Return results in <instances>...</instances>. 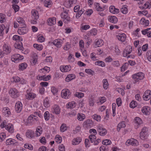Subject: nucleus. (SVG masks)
I'll return each mask as SVG.
<instances>
[{
  "instance_id": "19",
  "label": "nucleus",
  "mask_w": 151,
  "mask_h": 151,
  "mask_svg": "<svg viewBox=\"0 0 151 151\" xmlns=\"http://www.w3.org/2000/svg\"><path fill=\"white\" fill-rule=\"evenodd\" d=\"M5 29L6 33H7L9 31V27H5L3 24L0 25V36H3L4 34V31Z\"/></svg>"
},
{
  "instance_id": "32",
  "label": "nucleus",
  "mask_w": 151,
  "mask_h": 151,
  "mask_svg": "<svg viewBox=\"0 0 151 151\" xmlns=\"http://www.w3.org/2000/svg\"><path fill=\"white\" fill-rule=\"evenodd\" d=\"M109 12L113 14H117L119 12V10L116 8L114 6H111L109 8Z\"/></svg>"
},
{
  "instance_id": "14",
  "label": "nucleus",
  "mask_w": 151,
  "mask_h": 151,
  "mask_svg": "<svg viewBox=\"0 0 151 151\" xmlns=\"http://www.w3.org/2000/svg\"><path fill=\"white\" fill-rule=\"evenodd\" d=\"M151 98V91L147 90L144 93L143 95V99L145 101H147Z\"/></svg>"
},
{
  "instance_id": "61",
  "label": "nucleus",
  "mask_w": 151,
  "mask_h": 151,
  "mask_svg": "<svg viewBox=\"0 0 151 151\" xmlns=\"http://www.w3.org/2000/svg\"><path fill=\"white\" fill-rule=\"evenodd\" d=\"M138 14L140 15V16H141V15H143L146 16H147L148 12L147 10H146L139 11L138 12Z\"/></svg>"
},
{
  "instance_id": "60",
  "label": "nucleus",
  "mask_w": 151,
  "mask_h": 151,
  "mask_svg": "<svg viewBox=\"0 0 151 151\" xmlns=\"http://www.w3.org/2000/svg\"><path fill=\"white\" fill-rule=\"evenodd\" d=\"M84 11V10L83 9H81L78 12L76 16V18L77 19H78L83 13Z\"/></svg>"
},
{
  "instance_id": "35",
  "label": "nucleus",
  "mask_w": 151,
  "mask_h": 151,
  "mask_svg": "<svg viewBox=\"0 0 151 151\" xmlns=\"http://www.w3.org/2000/svg\"><path fill=\"white\" fill-rule=\"evenodd\" d=\"M76 78L75 75L73 74H70L67 75L65 78L66 81L69 82L74 79Z\"/></svg>"
},
{
  "instance_id": "2",
  "label": "nucleus",
  "mask_w": 151,
  "mask_h": 151,
  "mask_svg": "<svg viewBox=\"0 0 151 151\" xmlns=\"http://www.w3.org/2000/svg\"><path fill=\"white\" fill-rule=\"evenodd\" d=\"M38 120V117L36 115L31 114L28 117L27 119L25 122L27 125H32L34 124Z\"/></svg>"
},
{
  "instance_id": "15",
  "label": "nucleus",
  "mask_w": 151,
  "mask_h": 151,
  "mask_svg": "<svg viewBox=\"0 0 151 151\" xmlns=\"http://www.w3.org/2000/svg\"><path fill=\"white\" fill-rule=\"evenodd\" d=\"M11 49L10 46L8 44H4L3 47V52L4 54H8L11 52Z\"/></svg>"
},
{
  "instance_id": "47",
  "label": "nucleus",
  "mask_w": 151,
  "mask_h": 151,
  "mask_svg": "<svg viewBox=\"0 0 151 151\" xmlns=\"http://www.w3.org/2000/svg\"><path fill=\"white\" fill-rule=\"evenodd\" d=\"M27 65L26 63H24L20 64L19 66V70H23L27 67Z\"/></svg>"
},
{
  "instance_id": "34",
  "label": "nucleus",
  "mask_w": 151,
  "mask_h": 151,
  "mask_svg": "<svg viewBox=\"0 0 151 151\" xmlns=\"http://www.w3.org/2000/svg\"><path fill=\"white\" fill-rule=\"evenodd\" d=\"M42 128L40 126L38 127L36 129L35 134L36 137H39L42 134Z\"/></svg>"
},
{
  "instance_id": "62",
  "label": "nucleus",
  "mask_w": 151,
  "mask_h": 151,
  "mask_svg": "<svg viewBox=\"0 0 151 151\" xmlns=\"http://www.w3.org/2000/svg\"><path fill=\"white\" fill-rule=\"evenodd\" d=\"M95 103V100L93 98L91 97L89 99V105L90 106H93Z\"/></svg>"
},
{
  "instance_id": "11",
  "label": "nucleus",
  "mask_w": 151,
  "mask_h": 151,
  "mask_svg": "<svg viewBox=\"0 0 151 151\" xmlns=\"http://www.w3.org/2000/svg\"><path fill=\"white\" fill-rule=\"evenodd\" d=\"M93 124V122L92 120L87 119L83 122V126L85 128H90L92 126Z\"/></svg>"
},
{
  "instance_id": "6",
  "label": "nucleus",
  "mask_w": 151,
  "mask_h": 151,
  "mask_svg": "<svg viewBox=\"0 0 151 151\" xmlns=\"http://www.w3.org/2000/svg\"><path fill=\"white\" fill-rule=\"evenodd\" d=\"M9 93L10 96L13 98H17L19 95V92L16 89L14 88L10 89Z\"/></svg>"
},
{
  "instance_id": "54",
  "label": "nucleus",
  "mask_w": 151,
  "mask_h": 151,
  "mask_svg": "<svg viewBox=\"0 0 151 151\" xmlns=\"http://www.w3.org/2000/svg\"><path fill=\"white\" fill-rule=\"evenodd\" d=\"M34 47L38 50H41L43 48V46L41 44H34L33 45Z\"/></svg>"
},
{
  "instance_id": "44",
  "label": "nucleus",
  "mask_w": 151,
  "mask_h": 151,
  "mask_svg": "<svg viewBox=\"0 0 151 151\" xmlns=\"http://www.w3.org/2000/svg\"><path fill=\"white\" fill-rule=\"evenodd\" d=\"M125 126V122L124 121H122L118 124L117 126V130L119 131L121 128H124Z\"/></svg>"
},
{
  "instance_id": "26",
  "label": "nucleus",
  "mask_w": 151,
  "mask_h": 151,
  "mask_svg": "<svg viewBox=\"0 0 151 151\" xmlns=\"http://www.w3.org/2000/svg\"><path fill=\"white\" fill-rule=\"evenodd\" d=\"M32 18V19H34L35 20H37L39 17V14L38 12L35 9H33L31 11Z\"/></svg>"
},
{
  "instance_id": "22",
  "label": "nucleus",
  "mask_w": 151,
  "mask_h": 151,
  "mask_svg": "<svg viewBox=\"0 0 151 151\" xmlns=\"http://www.w3.org/2000/svg\"><path fill=\"white\" fill-rule=\"evenodd\" d=\"M76 103L74 101H72L68 103L66 105V107L67 109H72L75 107Z\"/></svg>"
},
{
  "instance_id": "49",
  "label": "nucleus",
  "mask_w": 151,
  "mask_h": 151,
  "mask_svg": "<svg viewBox=\"0 0 151 151\" xmlns=\"http://www.w3.org/2000/svg\"><path fill=\"white\" fill-rule=\"evenodd\" d=\"M37 62V56H34L31 60L30 63L32 65H36Z\"/></svg>"
},
{
  "instance_id": "59",
  "label": "nucleus",
  "mask_w": 151,
  "mask_h": 151,
  "mask_svg": "<svg viewBox=\"0 0 151 151\" xmlns=\"http://www.w3.org/2000/svg\"><path fill=\"white\" fill-rule=\"evenodd\" d=\"M92 118L98 122H99L101 121V118L100 116L96 114H94L92 116Z\"/></svg>"
},
{
  "instance_id": "58",
  "label": "nucleus",
  "mask_w": 151,
  "mask_h": 151,
  "mask_svg": "<svg viewBox=\"0 0 151 151\" xmlns=\"http://www.w3.org/2000/svg\"><path fill=\"white\" fill-rule=\"evenodd\" d=\"M17 21L20 25H23L24 24L25 21L23 19L20 17H18L17 19Z\"/></svg>"
},
{
  "instance_id": "5",
  "label": "nucleus",
  "mask_w": 151,
  "mask_h": 151,
  "mask_svg": "<svg viewBox=\"0 0 151 151\" xmlns=\"http://www.w3.org/2000/svg\"><path fill=\"white\" fill-rule=\"evenodd\" d=\"M24 58V57L19 54H15L11 56V59L14 63H17Z\"/></svg>"
},
{
  "instance_id": "39",
  "label": "nucleus",
  "mask_w": 151,
  "mask_h": 151,
  "mask_svg": "<svg viewBox=\"0 0 151 151\" xmlns=\"http://www.w3.org/2000/svg\"><path fill=\"white\" fill-rule=\"evenodd\" d=\"M81 141V137H77L74 138L72 140V145H76L78 144Z\"/></svg>"
},
{
  "instance_id": "29",
  "label": "nucleus",
  "mask_w": 151,
  "mask_h": 151,
  "mask_svg": "<svg viewBox=\"0 0 151 151\" xmlns=\"http://www.w3.org/2000/svg\"><path fill=\"white\" fill-rule=\"evenodd\" d=\"M2 111L3 115L6 116H9L11 114L10 109L7 107H5L3 108Z\"/></svg>"
},
{
  "instance_id": "64",
  "label": "nucleus",
  "mask_w": 151,
  "mask_h": 151,
  "mask_svg": "<svg viewBox=\"0 0 151 151\" xmlns=\"http://www.w3.org/2000/svg\"><path fill=\"white\" fill-rule=\"evenodd\" d=\"M146 56L147 60L151 62V50H148L147 52Z\"/></svg>"
},
{
  "instance_id": "43",
  "label": "nucleus",
  "mask_w": 151,
  "mask_h": 151,
  "mask_svg": "<svg viewBox=\"0 0 151 151\" xmlns=\"http://www.w3.org/2000/svg\"><path fill=\"white\" fill-rule=\"evenodd\" d=\"M43 105L45 108H48L50 106V102L49 100L47 97L44 100Z\"/></svg>"
},
{
  "instance_id": "9",
  "label": "nucleus",
  "mask_w": 151,
  "mask_h": 151,
  "mask_svg": "<svg viewBox=\"0 0 151 151\" xmlns=\"http://www.w3.org/2000/svg\"><path fill=\"white\" fill-rule=\"evenodd\" d=\"M142 123V121L139 117H136L135 118L134 120V125L135 129L138 128Z\"/></svg>"
},
{
  "instance_id": "8",
  "label": "nucleus",
  "mask_w": 151,
  "mask_h": 151,
  "mask_svg": "<svg viewBox=\"0 0 151 151\" xmlns=\"http://www.w3.org/2000/svg\"><path fill=\"white\" fill-rule=\"evenodd\" d=\"M89 138L91 143H94V145H97L98 144L99 142L101 141V140L99 139H96V137L95 135L91 134L89 136Z\"/></svg>"
},
{
  "instance_id": "3",
  "label": "nucleus",
  "mask_w": 151,
  "mask_h": 151,
  "mask_svg": "<svg viewBox=\"0 0 151 151\" xmlns=\"http://www.w3.org/2000/svg\"><path fill=\"white\" fill-rule=\"evenodd\" d=\"M144 77V74L141 72L134 74L132 76V78L135 83L138 82L140 80L143 79Z\"/></svg>"
},
{
  "instance_id": "55",
  "label": "nucleus",
  "mask_w": 151,
  "mask_h": 151,
  "mask_svg": "<svg viewBox=\"0 0 151 151\" xmlns=\"http://www.w3.org/2000/svg\"><path fill=\"white\" fill-rule=\"evenodd\" d=\"M96 46L97 47H100L103 45V43L101 39L96 40Z\"/></svg>"
},
{
  "instance_id": "30",
  "label": "nucleus",
  "mask_w": 151,
  "mask_h": 151,
  "mask_svg": "<svg viewBox=\"0 0 151 151\" xmlns=\"http://www.w3.org/2000/svg\"><path fill=\"white\" fill-rule=\"evenodd\" d=\"M77 0H69L68 1H65L64 5L66 7L69 8L71 6V5L75 4Z\"/></svg>"
},
{
  "instance_id": "42",
  "label": "nucleus",
  "mask_w": 151,
  "mask_h": 151,
  "mask_svg": "<svg viewBox=\"0 0 151 151\" xmlns=\"http://www.w3.org/2000/svg\"><path fill=\"white\" fill-rule=\"evenodd\" d=\"M109 20L110 22L114 23H116L118 21L117 18L115 16H109Z\"/></svg>"
},
{
  "instance_id": "45",
  "label": "nucleus",
  "mask_w": 151,
  "mask_h": 151,
  "mask_svg": "<svg viewBox=\"0 0 151 151\" xmlns=\"http://www.w3.org/2000/svg\"><path fill=\"white\" fill-rule=\"evenodd\" d=\"M141 24L145 26H147L149 24V21L145 19L144 18H142L140 21Z\"/></svg>"
},
{
  "instance_id": "31",
  "label": "nucleus",
  "mask_w": 151,
  "mask_h": 151,
  "mask_svg": "<svg viewBox=\"0 0 151 151\" xmlns=\"http://www.w3.org/2000/svg\"><path fill=\"white\" fill-rule=\"evenodd\" d=\"M27 32V29L25 26L19 27L18 31V34L21 35L24 34Z\"/></svg>"
},
{
  "instance_id": "37",
  "label": "nucleus",
  "mask_w": 151,
  "mask_h": 151,
  "mask_svg": "<svg viewBox=\"0 0 151 151\" xmlns=\"http://www.w3.org/2000/svg\"><path fill=\"white\" fill-rule=\"evenodd\" d=\"M50 70V67L47 66H45L40 69L39 71L40 73L45 74L49 72Z\"/></svg>"
},
{
  "instance_id": "20",
  "label": "nucleus",
  "mask_w": 151,
  "mask_h": 151,
  "mask_svg": "<svg viewBox=\"0 0 151 151\" xmlns=\"http://www.w3.org/2000/svg\"><path fill=\"white\" fill-rule=\"evenodd\" d=\"M52 43L57 47L60 48L62 45L63 41L60 39H55L53 41Z\"/></svg>"
},
{
  "instance_id": "33",
  "label": "nucleus",
  "mask_w": 151,
  "mask_h": 151,
  "mask_svg": "<svg viewBox=\"0 0 151 151\" xmlns=\"http://www.w3.org/2000/svg\"><path fill=\"white\" fill-rule=\"evenodd\" d=\"M5 129L10 133H13L14 130L13 125L10 123L7 124L6 127Z\"/></svg>"
},
{
  "instance_id": "41",
  "label": "nucleus",
  "mask_w": 151,
  "mask_h": 151,
  "mask_svg": "<svg viewBox=\"0 0 151 151\" xmlns=\"http://www.w3.org/2000/svg\"><path fill=\"white\" fill-rule=\"evenodd\" d=\"M85 118V115L82 113H79L77 115V119L79 121H83Z\"/></svg>"
},
{
  "instance_id": "63",
  "label": "nucleus",
  "mask_w": 151,
  "mask_h": 151,
  "mask_svg": "<svg viewBox=\"0 0 151 151\" xmlns=\"http://www.w3.org/2000/svg\"><path fill=\"white\" fill-rule=\"evenodd\" d=\"M24 147L30 150H32L33 149V146L30 144L26 143L24 144Z\"/></svg>"
},
{
  "instance_id": "51",
  "label": "nucleus",
  "mask_w": 151,
  "mask_h": 151,
  "mask_svg": "<svg viewBox=\"0 0 151 151\" xmlns=\"http://www.w3.org/2000/svg\"><path fill=\"white\" fill-rule=\"evenodd\" d=\"M62 137L59 135H57L55 138V141L57 143H60L62 141Z\"/></svg>"
},
{
  "instance_id": "16",
  "label": "nucleus",
  "mask_w": 151,
  "mask_h": 151,
  "mask_svg": "<svg viewBox=\"0 0 151 151\" xmlns=\"http://www.w3.org/2000/svg\"><path fill=\"white\" fill-rule=\"evenodd\" d=\"M60 70L63 72H67L71 70V67L70 65H61L60 68Z\"/></svg>"
},
{
  "instance_id": "7",
  "label": "nucleus",
  "mask_w": 151,
  "mask_h": 151,
  "mask_svg": "<svg viewBox=\"0 0 151 151\" xmlns=\"http://www.w3.org/2000/svg\"><path fill=\"white\" fill-rule=\"evenodd\" d=\"M125 144L127 146L131 145L137 146L138 145L139 142L136 139L133 138H131L128 139L125 143Z\"/></svg>"
},
{
  "instance_id": "27",
  "label": "nucleus",
  "mask_w": 151,
  "mask_h": 151,
  "mask_svg": "<svg viewBox=\"0 0 151 151\" xmlns=\"http://www.w3.org/2000/svg\"><path fill=\"white\" fill-rule=\"evenodd\" d=\"M94 9L97 11H102L104 9V8L101 7L99 3L98 2H95L94 4Z\"/></svg>"
},
{
  "instance_id": "52",
  "label": "nucleus",
  "mask_w": 151,
  "mask_h": 151,
  "mask_svg": "<svg viewBox=\"0 0 151 151\" xmlns=\"http://www.w3.org/2000/svg\"><path fill=\"white\" fill-rule=\"evenodd\" d=\"M75 96L78 98H81L84 96V94L81 92H76L74 94Z\"/></svg>"
},
{
  "instance_id": "28",
  "label": "nucleus",
  "mask_w": 151,
  "mask_h": 151,
  "mask_svg": "<svg viewBox=\"0 0 151 151\" xmlns=\"http://www.w3.org/2000/svg\"><path fill=\"white\" fill-rule=\"evenodd\" d=\"M151 111L150 107L147 106H144L142 109V112L145 115H149Z\"/></svg>"
},
{
  "instance_id": "1",
  "label": "nucleus",
  "mask_w": 151,
  "mask_h": 151,
  "mask_svg": "<svg viewBox=\"0 0 151 151\" xmlns=\"http://www.w3.org/2000/svg\"><path fill=\"white\" fill-rule=\"evenodd\" d=\"M149 135L148 129L146 127H143L139 134L140 138L143 140H146L148 138Z\"/></svg>"
},
{
  "instance_id": "12",
  "label": "nucleus",
  "mask_w": 151,
  "mask_h": 151,
  "mask_svg": "<svg viewBox=\"0 0 151 151\" xmlns=\"http://www.w3.org/2000/svg\"><path fill=\"white\" fill-rule=\"evenodd\" d=\"M61 17L63 21L65 23H68L70 20L68 14L66 12L62 13L61 14Z\"/></svg>"
},
{
  "instance_id": "18",
  "label": "nucleus",
  "mask_w": 151,
  "mask_h": 151,
  "mask_svg": "<svg viewBox=\"0 0 151 151\" xmlns=\"http://www.w3.org/2000/svg\"><path fill=\"white\" fill-rule=\"evenodd\" d=\"M22 104L21 102L18 101L16 102L15 108V111L17 113H19L21 111L22 109Z\"/></svg>"
},
{
  "instance_id": "36",
  "label": "nucleus",
  "mask_w": 151,
  "mask_h": 151,
  "mask_svg": "<svg viewBox=\"0 0 151 151\" xmlns=\"http://www.w3.org/2000/svg\"><path fill=\"white\" fill-rule=\"evenodd\" d=\"M17 143L16 141L12 138H9L6 140V143L7 145H14Z\"/></svg>"
},
{
  "instance_id": "50",
  "label": "nucleus",
  "mask_w": 151,
  "mask_h": 151,
  "mask_svg": "<svg viewBox=\"0 0 151 151\" xmlns=\"http://www.w3.org/2000/svg\"><path fill=\"white\" fill-rule=\"evenodd\" d=\"M12 38L14 40H15L16 41H21L23 40L22 38V37L19 35H14L13 37Z\"/></svg>"
},
{
  "instance_id": "38",
  "label": "nucleus",
  "mask_w": 151,
  "mask_h": 151,
  "mask_svg": "<svg viewBox=\"0 0 151 151\" xmlns=\"http://www.w3.org/2000/svg\"><path fill=\"white\" fill-rule=\"evenodd\" d=\"M36 95L32 93H29L26 95V99L29 100H31L36 97Z\"/></svg>"
},
{
  "instance_id": "40",
  "label": "nucleus",
  "mask_w": 151,
  "mask_h": 151,
  "mask_svg": "<svg viewBox=\"0 0 151 151\" xmlns=\"http://www.w3.org/2000/svg\"><path fill=\"white\" fill-rule=\"evenodd\" d=\"M102 83L103 88L104 89H107L109 86V84L107 79L105 78L103 79L102 80Z\"/></svg>"
},
{
  "instance_id": "13",
  "label": "nucleus",
  "mask_w": 151,
  "mask_h": 151,
  "mask_svg": "<svg viewBox=\"0 0 151 151\" xmlns=\"http://www.w3.org/2000/svg\"><path fill=\"white\" fill-rule=\"evenodd\" d=\"M52 112L56 114H58L60 113V109L57 105H54L53 106L51 109Z\"/></svg>"
},
{
  "instance_id": "21",
  "label": "nucleus",
  "mask_w": 151,
  "mask_h": 151,
  "mask_svg": "<svg viewBox=\"0 0 151 151\" xmlns=\"http://www.w3.org/2000/svg\"><path fill=\"white\" fill-rule=\"evenodd\" d=\"M27 137L29 139H32L35 137L34 131L31 130H28L26 133Z\"/></svg>"
},
{
  "instance_id": "17",
  "label": "nucleus",
  "mask_w": 151,
  "mask_h": 151,
  "mask_svg": "<svg viewBox=\"0 0 151 151\" xmlns=\"http://www.w3.org/2000/svg\"><path fill=\"white\" fill-rule=\"evenodd\" d=\"M139 7L141 9H150L151 7V0H149L147 1L142 6L141 4H139Z\"/></svg>"
},
{
  "instance_id": "24",
  "label": "nucleus",
  "mask_w": 151,
  "mask_h": 151,
  "mask_svg": "<svg viewBox=\"0 0 151 151\" xmlns=\"http://www.w3.org/2000/svg\"><path fill=\"white\" fill-rule=\"evenodd\" d=\"M116 37L119 41L124 42L126 40V35L124 33L116 35Z\"/></svg>"
},
{
  "instance_id": "10",
  "label": "nucleus",
  "mask_w": 151,
  "mask_h": 151,
  "mask_svg": "<svg viewBox=\"0 0 151 151\" xmlns=\"http://www.w3.org/2000/svg\"><path fill=\"white\" fill-rule=\"evenodd\" d=\"M132 47L130 45L127 46L124 49L123 53L124 57H126L127 55L130 54L132 52Z\"/></svg>"
},
{
  "instance_id": "4",
  "label": "nucleus",
  "mask_w": 151,
  "mask_h": 151,
  "mask_svg": "<svg viewBox=\"0 0 151 151\" xmlns=\"http://www.w3.org/2000/svg\"><path fill=\"white\" fill-rule=\"evenodd\" d=\"M71 96V92L68 89H64L62 90L61 96L62 98L66 99H68L70 98Z\"/></svg>"
},
{
  "instance_id": "46",
  "label": "nucleus",
  "mask_w": 151,
  "mask_h": 151,
  "mask_svg": "<svg viewBox=\"0 0 151 151\" xmlns=\"http://www.w3.org/2000/svg\"><path fill=\"white\" fill-rule=\"evenodd\" d=\"M120 11L123 14H127L128 12L127 6V5L122 6L120 9Z\"/></svg>"
},
{
  "instance_id": "57",
  "label": "nucleus",
  "mask_w": 151,
  "mask_h": 151,
  "mask_svg": "<svg viewBox=\"0 0 151 151\" xmlns=\"http://www.w3.org/2000/svg\"><path fill=\"white\" fill-rule=\"evenodd\" d=\"M14 46L15 48L20 50L21 51H23V46L20 44L15 43L14 44Z\"/></svg>"
},
{
  "instance_id": "23",
  "label": "nucleus",
  "mask_w": 151,
  "mask_h": 151,
  "mask_svg": "<svg viewBox=\"0 0 151 151\" xmlns=\"http://www.w3.org/2000/svg\"><path fill=\"white\" fill-rule=\"evenodd\" d=\"M98 131L99 133V134L101 136H104L107 133V131L106 129L100 126L98 127Z\"/></svg>"
},
{
  "instance_id": "56",
  "label": "nucleus",
  "mask_w": 151,
  "mask_h": 151,
  "mask_svg": "<svg viewBox=\"0 0 151 151\" xmlns=\"http://www.w3.org/2000/svg\"><path fill=\"white\" fill-rule=\"evenodd\" d=\"M6 21V17L4 14L0 13V22L2 23Z\"/></svg>"
},
{
  "instance_id": "53",
  "label": "nucleus",
  "mask_w": 151,
  "mask_h": 151,
  "mask_svg": "<svg viewBox=\"0 0 151 151\" xmlns=\"http://www.w3.org/2000/svg\"><path fill=\"white\" fill-rule=\"evenodd\" d=\"M95 65L101 66L102 67H104L105 66V63L102 61H98L95 63Z\"/></svg>"
},
{
  "instance_id": "25",
  "label": "nucleus",
  "mask_w": 151,
  "mask_h": 151,
  "mask_svg": "<svg viewBox=\"0 0 151 151\" xmlns=\"http://www.w3.org/2000/svg\"><path fill=\"white\" fill-rule=\"evenodd\" d=\"M56 18L55 17H50L47 20V23L50 26H52L56 24Z\"/></svg>"
},
{
  "instance_id": "48",
  "label": "nucleus",
  "mask_w": 151,
  "mask_h": 151,
  "mask_svg": "<svg viewBox=\"0 0 151 151\" xmlns=\"http://www.w3.org/2000/svg\"><path fill=\"white\" fill-rule=\"evenodd\" d=\"M44 4L45 6L50 7L52 5V2L50 0H45L44 1Z\"/></svg>"
}]
</instances>
